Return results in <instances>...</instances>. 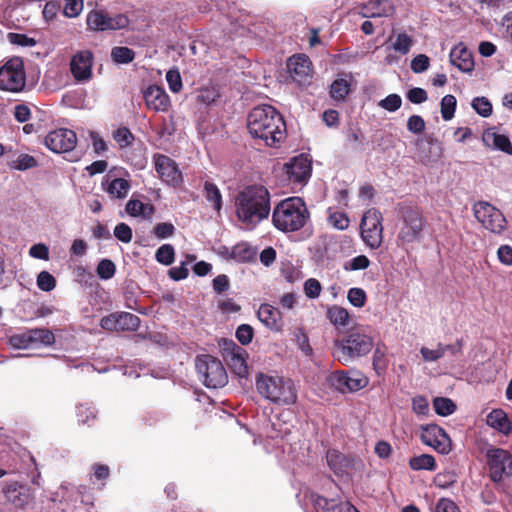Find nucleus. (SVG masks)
<instances>
[{"instance_id": "17", "label": "nucleus", "mask_w": 512, "mask_h": 512, "mask_svg": "<svg viewBox=\"0 0 512 512\" xmlns=\"http://www.w3.org/2000/svg\"><path fill=\"white\" fill-rule=\"evenodd\" d=\"M154 166L163 182L173 187L181 185L183 176L174 160L158 154L154 156Z\"/></svg>"}, {"instance_id": "61", "label": "nucleus", "mask_w": 512, "mask_h": 512, "mask_svg": "<svg viewBox=\"0 0 512 512\" xmlns=\"http://www.w3.org/2000/svg\"><path fill=\"white\" fill-rule=\"evenodd\" d=\"M370 264L369 259L365 255H359L351 259L345 264L346 270L356 271L366 269Z\"/></svg>"}, {"instance_id": "25", "label": "nucleus", "mask_w": 512, "mask_h": 512, "mask_svg": "<svg viewBox=\"0 0 512 512\" xmlns=\"http://www.w3.org/2000/svg\"><path fill=\"white\" fill-rule=\"evenodd\" d=\"M147 106L155 111H166L170 106L169 96L159 86H149L144 93Z\"/></svg>"}, {"instance_id": "57", "label": "nucleus", "mask_w": 512, "mask_h": 512, "mask_svg": "<svg viewBox=\"0 0 512 512\" xmlns=\"http://www.w3.org/2000/svg\"><path fill=\"white\" fill-rule=\"evenodd\" d=\"M321 284L317 279L310 278L304 283V292L309 298H317L321 293Z\"/></svg>"}, {"instance_id": "64", "label": "nucleus", "mask_w": 512, "mask_h": 512, "mask_svg": "<svg viewBox=\"0 0 512 512\" xmlns=\"http://www.w3.org/2000/svg\"><path fill=\"white\" fill-rule=\"evenodd\" d=\"M498 260L506 266L512 265V247L509 245H501L497 250Z\"/></svg>"}, {"instance_id": "2", "label": "nucleus", "mask_w": 512, "mask_h": 512, "mask_svg": "<svg viewBox=\"0 0 512 512\" xmlns=\"http://www.w3.org/2000/svg\"><path fill=\"white\" fill-rule=\"evenodd\" d=\"M236 213L245 228H253L270 213L269 192L263 186H250L236 198Z\"/></svg>"}, {"instance_id": "34", "label": "nucleus", "mask_w": 512, "mask_h": 512, "mask_svg": "<svg viewBox=\"0 0 512 512\" xmlns=\"http://www.w3.org/2000/svg\"><path fill=\"white\" fill-rule=\"evenodd\" d=\"M327 318L336 327H346L350 323L348 310L338 305L328 307Z\"/></svg>"}, {"instance_id": "10", "label": "nucleus", "mask_w": 512, "mask_h": 512, "mask_svg": "<svg viewBox=\"0 0 512 512\" xmlns=\"http://www.w3.org/2000/svg\"><path fill=\"white\" fill-rule=\"evenodd\" d=\"M328 382L341 393L356 392L369 384V379L359 370L336 371L329 375Z\"/></svg>"}, {"instance_id": "60", "label": "nucleus", "mask_w": 512, "mask_h": 512, "mask_svg": "<svg viewBox=\"0 0 512 512\" xmlns=\"http://www.w3.org/2000/svg\"><path fill=\"white\" fill-rule=\"evenodd\" d=\"M175 232V227L171 223H158L154 227V234L159 239H166L171 237Z\"/></svg>"}, {"instance_id": "62", "label": "nucleus", "mask_w": 512, "mask_h": 512, "mask_svg": "<svg viewBox=\"0 0 512 512\" xmlns=\"http://www.w3.org/2000/svg\"><path fill=\"white\" fill-rule=\"evenodd\" d=\"M29 255L35 259L49 260V248L46 244H34L29 249Z\"/></svg>"}, {"instance_id": "6", "label": "nucleus", "mask_w": 512, "mask_h": 512, "mask_svg": "<svg viewBox=\"0 0 512 512\" xmlns=\"http://www.w3.org/2000/svg\"><path fill=\"white\" fill-rule=\"evenodd\" d=\"M195 366L199 379L207 388L217 389L227 384L226 370L217 358L210 355L198 356Z\"/></svg>"}, {"instance_id": "39", "label": "nucleus", "mask_w": 512, "mask_h": 512, "mask_svg": "<svg viewBox=\"0 0 512 512\" xmlns=\"http://www.w3.org/2000/svg\"><path fill=\"white\" fill-rule=\"evenodd\" d=\"M232 260L237 262H246L249 261L253 255V249L246 243H239L232 247Z\"/></svg>"}, {"instance_id": "30", "label": "nucleus", "mask_w": 512, "mask_h": 512, "mask_svg": "<svg viewBox=\"0 0 512 512\" xmlns=\"http://www.w3.org/2000/svg\"><path fill=\"white\" fill-rule=\"evenodd\" d=\"M487 424L498 432L508 435L512 432V424L507 414L501 409H494L487 415Z\"/></svg>"}, {"instance_id": "35", "label": "nucleus", "mask_w": 512, "mask_h": 512, "mask_svg": "<svg viewBox=\"0 0 512 512\" xmlns=\"http://www.w3.org/2000/svg\"><path fill=\"white\" fill-rule=\"evenodd\" d=\"M118 331H135L139 324L140 319L138 316L129 312L117 313Z\"/></svg>"}, {"instance_id": "58", "label": "nucleus", "mask_w": 512, "mask_h": 512, "mask_svg": "<svg viewBox=\"0 0 512 512\" xmlns=\"http://www.w3.org/2000/svg\"><path fill=\"white\" fill-rule=\"evenodd\" d=\"M407 129L414 134H420L425 130V121L419 115H412L408 118Z\"/></svg>"}, {"instance_id": "7", "label": "nucleus", "mask_w": 512, "mask_h": 512, "mask_svg": "<svg viewBox=\"0 0 512 512\" xmlns=\"http://www.w3.org/2000/svg\"><path fill=\"white\" fill-rule=\"evenodd\" d=\"M26 86V71L23 60L12 57L0 65V90L19 93Z\"/></svg>"}, {"instance_id": "41", "label": "nucleus", "mask_w": 512, "mask_h": 512, "mask_svg": "<svg viewBox=\"0 0 512 512\" xmlns=\"http://www.w3.org/2000/svg\"><path fill=\"white\" fill-rule=\"evenodd\" d=\"M9 166L12 169L24 171L37 166V160L29 154H20L9 162Z\"/></svg>"}, {"instance_id": "24", "label": "nucleus", "mask_w": 512, "mask_h": 512, "mask_svg": "<svg viewBox=\"0 0 512 512\" xmlns=\"http://www.w3.org/2000/svg\"><path fill=\"white\" fill-rule=\"evenodd\" d=\"M450 63L461 72L471 73L474 70V59L472 53L463 43L454 46L450 51Z\"/></svg>"}, {"instance_id": "20", "label": "nucleus", "mask_w": 512, "mask_h": 512, "mask_svg": "<svg viewBox=\"0 0 512 512\" xmlns=\"http://www.w3.org/2000/svg\"><path fill=\"white\" fill-rule=\"evenodd\" d=\"M287 69L290 77L299 85H307L312 78L310 59L304 54L290 57L287 61Z\"/></svg>"}, {"instance_id": "26", "label": "nucleus", "mask_w": 512, "mask_h": 512, "mask_svg": "<svg viewBox=\"0 0 512 512\" xmlns=\"http://www.w3.org/2000/svg\"><path fill=\"white\" fill-rule=\"evenodd\" d=\"M259 320L270 330L280 331L282 329L281 312L269 304H262L258 309Z\"/></svg>"}, {"instance_id": "11", "label": "nucleus", "mask_w": 512, "mask_h": 512, "mask_svg": "<svg viewBox=\"0 0 512 512\" xmlns=\"http://www.w3.org/2000/svg\"><path fill=\"white\" fill-rule=\"evenodd\" d=\"M490 477L494 482L512 476V455L509 451L492 447L486 452Z\"/></svg>"}, {"instance_id": "14", "label": "nucleus", "mask_w": 512, "mask_h": 512, "mask_svg": "<svg viewBox=\"0 0 512 512\" xmlns=\"http://www.w3.org/2000/svg\"><path fill=\"white\" fill-rule=\"evenodd\" d=\"M87 25L95 31L124 29L129 25L125 14H110L103 10H93L87 16Z\"/></svg>"}, {"instance_id": "37", "label": "nucleus", "mask_w": 512, "mask_h": 512, "mask_svg": "<svg viewBox=\"0 0 512 512\" xmlns=\"http://www.w3.org/2000/svg\"><path fill=\"white\" fill-rule=\"evenodd\" d=\"M409 465L413 470H435L436 464L435 459L432 455L422 454L413 457L409 461Z\"/></svg>"}, {"instance_id": "9", "label": "nucleus", "mask_w": 512, "mask_h": 512, "mask_svg": "<svg viewBox=\"0 0 512 512\" xmlns=\"http://www.w3.org/2000/svg\"><path fill=\"white\" fill-rule=\"evenodd\" d=\"M360 230L365 244L372 249L378 248L383 240L381 213L376 209L366 211L361 220Z\"/></svg>"}, {"instance_id": "18", "label": "nucleus", "mask_w": 512, "mask_h": 512, "mask_svg": "<svg viewBox=\"0 0 512 512\" xmlns=\"http://www.w3.org/2000/svg\"><path fill=\"white\" fill-rule=\"evenodd\" d=\"M93 54L89 50H81L70 60V71L77 82L85 83L92 79Z\"/></svg>"}, {"instance_id": "59", "label": "nucleus", "mask_w": 512, "mask_h": 512, "mask_svg": "<svg viewBox=\"0 0 512 512\" xmlns=\"http://www.w3.org/2000/svg\"><path fill=\"white\" fill-rule=\"evenodd\" d=\"M236 337L241 344H243V345L249 344L253 338L252 327L247 324L240 325L236 330Z\"/></svg>"}, {"instance_id": "5", "label": "nucleus", "mask_w": 512, "mask_h": 512, "mask_svg": "<svg viewBox=\"0 0 512 512\" xmlns=\"http://www.w3.org/2000/svg\"><path fill=\"white\" fill-rule=\"evenodd\" d=\"M373 348V339L360 332H351L345 338L334 342L332 354L342 364H349L367 355Z\"/></svg>"}, {"instance_id": "21", "label": "nucleus", "mask_w": 512, "mask_h": 512, "mask_svg": "<svg viewBox=\"0 0 512 512\" xmlns=\"http://www.w3.org/2000/svg\"><path fill=\"white\" fill-rule=\"evenodd\" d=\"M285 170L290 182L304 184L311 175V161L304 154L295 156L285 165Z\"/></svg>"}, {"instance_id": "23", "label": "nucleus", "mask_w": 512, "mask_h": 512, "mask_svg": "<svg viewBox=\"0 0 512 512\" xmlns=\"http://www.w3.org/2000/svg\"><path fill=\"white\" fill-rule=\"evenodd\" d=\"M326 459L329 468L340 477L348 475L351 469L360 465L359 461L347 458L337 450H328Z\"/></svg>"}, {"instance_id": "55", "label": "nucleus", "mask_w": 512, "mask_h": 512, "mask_svg": "<svg viewBox=\"0 0 512 512\" xmlns=\"http://www.w3.org/2000/svg\"><path fill=\"white\" fill-rule=\"evenodd\" d=\"M113 137L122 148L129 146L133 141L132 133L125 127L117 129L113 133Z\"/></svg>"}, {"instance_id": "15", "label": "nucleus", "mask_w": 512, "mask_h": 512, "mask_svg": "<svg viewBox=\"0 0 512 512\" xmlns=\"http://www.w3.org/2000/svg\"><path fill=\"white\" fill-rule=\"evenodd\" d=\"M424 219L416 210H407L399 228L398 239L402 245L419 241L424 229Z\"/></svg>"}, {"instance_id": "47", "label": "nucleus", "mask_w": 512, "mask_h": 512, "mask_svg": "<svg viewBox=\"0 0 512 512\" xmlns=\"http://www.w3.org/2000/svg\"><path fill=\"white\" fill-rule=\"evenodd\" d=\"M471 106L482 117H488L492 113V104L486 97L474 98Z\"/></svg>"}, {"instance_id": "31", "label": "nucleus", "mask_w": 512, "mask_h": 512, "mask_svg": "<svg viewBox=\"0 0 512 512\" xmlns=\"http://www.w3.org/2000/svg\"><path fill=\"white\" fill-rule=\"evenodd\" d=\"M461 350V345L458 343L456 345H443L437 344L435 349H430L428 347H421L420 354L425 362H435L442 358L446 351H451L452 354H457Z\"/></svg>"}, {"instance_id": "3", "label": "nucleus", "mask_w": 512, "mask_h": 512, "mask_svg": "<svg viewBox=\"0 0 512 512\" xmlns=\"http://www.w3.org/2000/svg\"><path fill=\"white\" fill-rule=\"evenodd\" d=\"M310 220V212L305 201L298 196L280 201L273 209L272 223L284 233L301 230Z\"/></svg>"}, {"instance_id": "28", "label": "nucleus", "mask_w": 512, "mask_h": 512, "mask_svg": "<svg viewBox=\"0 0 512 512\" xmlns=\"http://www.w3.org/2000/svg\"><path fill=\"white\" fill-rule=\"evenodd\" d=\"M103 189L108 193L111 198L124 199L131 188V184L124 178L110 179L107 176L105 182L102 183Z\"/></svg>"}, {"instance_id": "44", "label": "nucleus", "mask_w": 512, "mask_h": 512, "mask_svg": "<svg viewBox=\"0 0 512 512\" xmlns=\"http://www.w3.org/2000/svg\"><path fill=\"white\" fill-rule=\"evenodd\" d=\"M457 100L453 95H445L441 100V115L445 121L454 117Z\"/></svg>"}, {"instance_id": "38", "label": "nucleus", "mask_w": 512, "mask_h": 512, "mask_svg": "<svg viewBox=\"0 0 512 512\" xmlns=\"http://www.w3.org/2000/svg\"><path fill=\"white\" fill-rule=\"evenodd\" d=\"M433 407L435 412L440 416H449L456 410L455 403L446 397H436L433 400Z\"/></svg>"}, {"instance_id": "45", "label": "nucleus", "mask_w": 512, "mask_h": 512, "mask_svg": "<svg viewBox=\"0 0 512 512\" xmlns=\"http://www.w3.org/2000/svg\"><path fill=\"white\" fill-rule=\"evenodd\" d=\"M135 57V53L128 47H114L111 51V58L119 64H127Z\"/></svg>"}, {"instance_id": "56", "label": "nucleus", "mask_w": 512, "mask_h": 512, "mask_svg": "<svg viewBox=\"0 0 512 512\" xmlns=\"http://www.w3.org/2000/svg\"><path fill=\"white\" fill-rule=\"evenodd\" d=\"M385 355V349L377 345L373 354V367L378 374L386 368Z\"/></svg>"}, {"instance_id": "40", "label": "nucleus", "mask_w": 512, "mask_h": 512, "mask_svg": "<svg viewBox=\"0 0 512 512\" xmlns=\"http://www.w3.org/2000/svg\"><path fill=\"white\" fill-rule=\"evenodd\" d=\"M155 258L157 262L162 265L169 266L174 262L175 250L171 244H163L160 246L156 253Z\"/></svg>"}, {"instance_id": "16", "label": "nucleus", "mask_w": 512, "mask_h": 512, "mask_svg": "<svg viewBox=\"0 0 512 512\" xmlns=\"http://www.w3.org/2000/svg\"><path fill=\"white\" fill-rule=\"evenodd\" d=\"M48 149L55 153H64L74 149L77 144L76 133L70 129L60 128L51 131L44 140Z\"/></svg>"}, {"instance_id": "53", "label": "nucleus", "mask_w": 512, "mask_h": 512, "mask_svg": "<svg viewBox=\"0 0 512 512\" xmlns=\"http://www.w3.org/2000/svg\"><path fill=\"white\" fill-rule=\"evenodd\" d=\"M430 66V59L425 54H419L411 60L410 68L414 73H423Z\"/></svg>"}, {"instance_id": "36", "label": "nucleus", "mask_w": 512, "mask_h": 512, "mask_svg": "<svg viewBox=\"0 0 512 512\" xmlns=\"http://www.w3.org/2000/svg\"><path fill=\"white\" fill-rule=\"evenodd\" d=\"M204 193L206 200L216 210L220 211L222 207V196L218 187L209 181L204 183Z\"/></svg>"}, {"instance_id": "50", "label": "nucleus", "mask_w": 512, "mask_h": 512, "mask_svg": "<svg viewBox=\"0 0 512 512\" xmlns=\"http://www.w3.org/2000/svg\"><path fill=\"white\" fill-rule=\"evenodd\" d=\"M166 81L169 89L173 93H178L182 89V79L180 72L177 69H170L166 73Z\"/></svg>"}, {"instance_id": "1", "label": "nucleus", "mask_w": 512, "mask_h": 512, "mask_svg": "<svg viewBox=\"0 0 512 512\" xmlns=\"http://www.w3.org/2000/svg\"><path fill=\"white\" fill-rule=\"evenodd\" d=\"M247 127L254 138L263 140L267 146H275L286 135L283 117L270 105L253 108L248 115Z\"/></svg>"}, {"instance_id": "46", "label": "nucleus", "mask_w": 512, "mask_h": 512, "mask_svg": "<svg viewBox=\"0 0 512 512\" xmlns=\"http://www.w3.org/2000/svg\"><path fill=\"white\" fill-rule=\"evenodd\" d=\"M37 286L44 292H50L56 287V279L48 271H41L36 280Z\"/></svg>"}, {"instance_id": "49", "label": "nucleus", "mask_w": 512, "mask_h": 512, "mask_svg": "<svg viewBox=\"0 0 512 512\" xmlns=\"http://www.w3.org/2000/svg\"><path fill=\"white\" fill-rule=\"evenodd\" d=\"M347 299L354 307L361 308L366 303V293L363 289L354 287L349 289Z\"/></svg>"}, {"instance_id": "27", "label": "nucleus", "mask_w": 512, "mask_h": 512, "mask_svg": "<svg viewBox=\"0 0 512 512\" xmlns=\"http://www.w3.org/2000/svg\"><path fill=\"white\" fill-rule=\"evenodd\" d=\"M482 140L488 147L512 154V145L508 136L498 133L495 128L487 129L483 133Z\"/></svg>"}, {"instance_id": "54", "label": "nucleus", "mask_w": 512, "mask_h": 512, "mask_svg": "<svg viewBox=\"0 0 512 512\" xmlns=\"http://www.w3.org/2000/svg\"><path fill=\"white\" fill-rule=\"evenodd\" d=\"M412 410L420 416H427L430 408L428 400L423 396H416L412 399Z\"/></svg>"}, {"instance_id": "32", "label": "nucleus", "mask_w": 512, "mask_h": 512, "mask_svg": "<svg viewBox=\"0 0 512 512\" xmlns=\"http://www.w3.org/2000/svg\"><path fill=\"white\" fill-rule=\"evenodd\" d=\"M230 345L233 347V349L228 354V364L238 376L244 377L248 373L244 351L240 347L236 346L233 342H231Z\"/></svg>"}, {"instance_id": "12", "label": "nucleus", "mask_w": 512, "mask_h": 512, "mask_svg": "<svg viewBox=\"0 0 512 512\" xmlns=\"http://www.w3.org/2000/svg\"><path fill=\"white\" fill-rule=\"evenodd\" d=\"M54 334L47 329H32L9 338V344L15 349H31L50 346L54 343Z\"/></svg>"}, {"instance_id": "51", "label": "nucleus", "mask_w": 512, "mask_h": 512, "mask_svg": "<svg viewBox=\"0 0 512 512\" xmlns=\"http://www.w3.org/2000/svg\"><path fill=\"white\" fill-rule=\"evenodd\" d=\"M219 97V92L216 87H205L199 90L197 99L199 102L209 105Z\"/></svg>"}, {"instance_id": "8", "label": "nucleus", "mask_w": 512, "mask_h": 512, "mask_svg": "<svg viewBox=\"0 0 512 512\" xmlns=\"http://www.w3.org/2000/svg\"><path fill=\"white\" fill-rule=\"evenodd\" d=\"M474 216L482 227L494 234L506 229L507 221L503 213L488 202L480 201L473 206Z\"/></svg>"}, {"instance_id": "43", "label": "nucleus", "mask_w": 512, "mask_h": 512, "mask_svg": "<svg viewBox=\"0 0 512 512\" xmlns=\"http://www.w3.org/2000/svg\"><path fill=\"white\" fill-rule=\"evenodd\" d=\"M329 224L337 230H346L349 227L350 220L346 213L339 211H332L329 209Z\"/></svg>"}, {"instance_id": "52", "label": "nucleus", "mask_w": 512, "mask_h": 512, "mask_svg": "<svg viewBox=\"0 0 512 512\" xmlns=\"http://www.w3.org/2000/svg\"><path fill=\"white\" fill-rule=\"evenodd\" d=\"M402 99L398 94H390L379 102V106L389 112H395L401 107Z\"/></svg>"}, {"instance_id": "19", "label": "nucleus", "mask_w": 512, "mask_h": 512, "mask_svg": "<svg viewBox=\"0 0 512 512\" xmlns=\"http://www.w3.org/2000/svg\"><path fill=\"white\" fill-rule=\"evenodd\" d=\"M421 440L441 454L451 451V440L447 433L437 425H427L422 428Z\"/></svg>"}, {"instance_id": "22", "label": "nucleus", "mask_w": 512, "mask_h": 512, "mask_svg": "<svg viewBox=\"0 0 512 512\" xmlns=\"http://www.w3.org/2000/svg\"><path fill=\"white\" fill-rule=\"evenodd\" d=\"M396 12L392 0H370L360 8L364 18L392 17Z\"/></svg>"}, {"instance_id": "33", "label": "nucleus", "mask_w": 512, "mask_h": 512, "mask_svg": "<svg viewBox=\"0 0 512 512\" xmlns=\"http://www.w3.org/2000/svg\"><path fill=\"white\" fill-rule=\"evenodd\" d=\"M126 212L132 217L151 218L154 207L149 203H143L138 199H130L126 204Z\"/></svg>"}, {"instance_id": "29", "label": "nucleus", "mask_w": 512, "mask_h": 512, "mask_svg": "<svg viewBox=\"0 0 512 512\" xmlns=\"http://www.w3.org/2000/svg\"><path fill=\"white\" fill-rule=\"evenodd\" d=\"M388 41L390 43V49L399 53L400 55H407L415 43L413 36L409 35L405 31L393 32L389 36Z\"/></svg>"}, {"instance_id": "48", "label": "nucleus", "mask_w": 512, "mask_h": 512, "mask_svg": "<svg viewBox=\"0 0 512 512\" xmlns=\"http://www.w3.org/2000/svg\"><path fill=\"white\" fill-rule=\"evenodd\" d=\"M116 271L115 264L109 259H103L97 266V275L103 280L111 279Z\"/></svg>"}, {"instance_id": "42", "label": "nucleus", "mask_w": 512, "mask_h": 512, "mask_svg": "<svg viewBox=\"0 0 512 512\" xmlns=\"http://www.w3.org/2000/svg\"><path fill=\"white\" fill-rule=\"evenodd\" d=\"M350 85L345 79H336L330 87L331 97L335 100H343L349 93Z\"/></svg>"}, {"instance_id": "4", "label": "nucleus", "mask_w": 512, "mask_h": 512, "mask_svg": "<svg viewBox=\"0 0 512 512\" xmlns=\"http://www.w3.org/2000/svg\"><path fill=\"white\" fill-rule=\"evenodd\" d=\"M255 385L259 395L273 404L290 406L297 401V391L290 379L260 373L256 377Z\"/></svg>"}, {"instance_id": "63", "label": "nucleus", "mask_w": 512, "mask_h": 512, "mask_svg": "<svg viewBox=\"0 0 512 512\" xmlns=\"http://www.w3.org/2000/svg\"><path fill=\"white\" fill-rule=\"evenodd\" d=\"M114 235L118 240L124 243H129L132 240V230L125 223H120L115 227Z\"/></svg>"}, {"instance_id": "13", "label": "nucleus", "mask_w": 512, "mask_h": 512, "mask_svg": "<svg viewBox=\"0 0 512 512\" xmlns=\"http://www.w3.org/2000/svg\"><path fill=\"white\" fill-rule=\"evenodd\" d=\"M0 488L5 501L15 508L23 509L34 499L31 488L17 480H4L0 483Z\"/></svg>"}]
</instances>
